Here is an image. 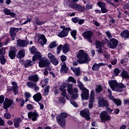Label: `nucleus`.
I'll return each mask as SVG.
<instances>
[{
    "label": "nucleus",
    "mask_w": 129,
    "mask_h": 129,
    "mask_svg": "<svg viewBox=\"0 0 129 129\" xmlns=\"http://www.w3.org/2000/svg\"><path fill=\"white\" fill-rule=\"evenodd\" d=\"M33 99L36 102H39L42 100V94L41 93L38 92L33 96Z\"/></svg>",
    "instance_id": "nucleus-26"
},
{
    "label": "nucleus",
    "mask_w": 129,
    "mask_h": 129,
    "mask_svg": "<svg viewBox=\"0 0 129 129\" xmlns=\"http://www.w3.org/2000/svg\"><path fill=\"white\" fill-rule=\"evenodd\" d=\"M118 45V40L115 38H111L110 39V43L108 46L110 49H115Z\"/></svg>",
    "instance_id": "nucleus-9"
},
{
    "label": "nucleus",
    "mask_w": 129,
    "mask_h": 129,
    "mask_svg": "<svg viewBox=\"0 0 129 129\" xmlns=\"http://www.w3.org/2000/svg\"><path fill=\"white\" fill-rule=\"evenodd\" d=\"M97 5L99 8H100V9H101L102 8H104V7H105L106 6V5H105V3L102 2H97Z\"/></svg>",
    "instance_id": "nucleus-46"
},
{
    "label": "nucleus",
    "mask_w": 129,
    "mask_h": 129,
    "mask_svg": "<svg viewBox=\"0 0 129 129\" xmlns=\"http://www.w3.org/2000/svg\"><path fill=\"white\" fill-rule=\"evenodd\" d=\"M101 122H106V121H109L111 119V116L107 114L106 111L102 112L100 115Z\"/></svg>",
    "instance_id": "nucleus-5"
},
{
    "label": "nucleus",
    "mask_w": 129,
    "mask_h": 129,
    "mask_svg": "<svg viewBox=\"0 0 129 129\" xmlns=\"http://www.w3.org/2000/svg\"><path fill=\"white\" fill-rule=\"evenodd\" d=\"M28 116L30 119H32V121H36L38 120V117L40 116V115L38 114L37 110H35L34 112L31 111L28 113Z\"/></svg>",
    "instance_id": "nucleus-8"
},
{
    "label": "nucleus",
    "mask_w": 129,
    "mask_h": 129,
    "mask_svg": "<svg viewBox=\"0 0 129 129\" xmlns=\"http://www.w3.org/2000/svg\"><path fill=\"white\" fill-rule=\"evenodd\" d=\"M102 86L100 85H98L97 88L95 89L96 93H100L102 91Z\"/></svg>",
    "instance_id": "nucleus-40"
},
{
    "label": "nucleus",
    "mask_w": 129,
    "mask_h": 129,
    "mask_svg": "<svg viewBox=\"0 0 129 129\" xmlns=\"http://www.w3.org/2000/svg\"><path fill=\"white\" fill-rule=\"evenodd\" d=\"M114 102V103H115V104H116V105H117V106H120V105H121V100H120V99H114V101H113Z\"/></svg>",
    "instance_id": "nucleus-38"
},
{
    "label": "nucleus",
    "mask_w": 129,
    "mask_h": 129,
    "mask_svg": "<svg viewBox=\"0 0 129 129\" xmlns=\"http://www.w3.org/2000/svg\"><path fill=\"white\" fill-rule=\"evenodd\" d=\"M57 46V44H56V42L53 41L49 44V49H53V48H55V47Z\"/></svg>",
    "instance_id": "nucleus-49"
},
{
    "label": "nucleus",
    "mask_w": 129,
    "mask_h": 129,
    "mask_svg": "<svg viewBox=\"0 0 129 129\" xmlns=\"http://www.w3.org/2000/svg\"><path fill=\"white\" fill-rule=\"evenodd\" d=\"M17 42L19 47H26V46H28V41L26 40L19 39Z\"/></svg>",
    "instance_id": "nucleus-27"
},
{
    "label": "nucleus",
    "mask_w": 129,
    "mask_h": 129,
    "mask_svg": "<svg viewBox=\"0 0 129 129\" xmlns=\"http://www.w3.org/2000/svg\"><path fill=\"white\" fill-rule=\"evenodd\" d=\"M121 72V71L118 68H115L113 71V75L115 76H118L119 73Z\"/></svg>",
    "instance_id": "nucleus-41"
},
{
    "label": "nucleus",
    "mask_w": 129,
    "mask_h": 129,
    "mask_svg": "<svg viewBox=\"0 0 129 129\" xmlns=\"http://www.w3.org/2000/svg\"><path fill=\"white\" fill-rule=\"evenodd\" d=\"M125 87L126 86L122 84V83H117L115 91H117V92H121L122 91V88H125Z\"/></svg>",
    "instance_id": "nucleus-25"
},
{
    "label": "nucleus",
    "mask_w": 129,
    "mask_h": 129,
    "mask_svg": "<svg viewBox=\"0 0 129 129\" xmlns=\"http://www.w3.org/2000/svg\"><path fill=\"white\" fill-rule=\"evenodd\" d=\"M13 100L6 98L5 101L3 103V108L4 109H8V108L11 107L12 104H13Z\"/></svg>",
    "instance_id": "nucleus-13"
},
{
    "label": "nucleus",
    "mask_w": 129,
    "mask_h": 129,
    "mask_svg": "<svg viewBox=\"0 0 129 129\" xmlns=\"http://www.w3.org/2000/svg\"><path fill=\"white\" fill-rule=\"evenodd\" d=\"M31 66H33V61L30 59H27L26 63L24 64V67L28 68V67H31Z\"/></svg>",
    "instance_id": "nucleus-36"
},
{
    "label": "nucleus",
    "mask_w": 129,
    "mask_h": 129,
    "mask_svg": "<svg viewBox=\"0 0 129 129\" xmlns=\"http://www.w3.org/2000/svg\"><path fill=\"white\" fill-rule=\"evenodd\" d=\"M79 0H68L71 8L73 7V5H75V3L79 2Z\"/></svg>",
    "instance_id": "nucleus-45"
},
{
    "label": "nucleus",
    "mask_w": 129,
    "mask_h": 129,
    "mask_svg": "<svg viewBox=\"0 0 129 129\" xmlns=\"http://www.w3.org/2000/svg\"><path fill=\"white\" fill-rule=\"evenodd\" d=\"M13 88V92H14V95H17L19 93V87L18 86V83L16 82H13L12 83Z\"/></svg>",
    "instance_id": "nucleus-23"
},
{
    "label": "nucleus",
    "mask_w": 129,
    "mask_h": 129,
    "mask_svg": "<svg viewBox=\"0 0 129 129\" xmlns=\"http://www.w3.org/2000/svg\"><path fill=\"white\" fill-rule=\"evenodd\" d=\"M17 53V48L15 47H11L10 48V51L8 53V56L10 59L14 60L16 58Z\"/></svg>",
    "instance_id": "nucleus-10"
},
{
    "label": "nucleus",
    "mask_w": 129,
    "mask_h": 129,
    "mask_svg": "<svg viewBox=\"0 0 129 129\" xmlns=\"http://www.w3.org/2000/svg\"><path fill=\"white\" fill-rule=\"evenodd\" d=\"M108 84L113 91H116L117 86V81L116 80L109 81Z\"/></svg>",
    "instance_id": "nucleus-15"
},
{
    "label": "nucleus",
    "mask_w": 129,
    "mask_h": 129,
    "mask_svg": "<svg viewBox=\"0 0 129 129\" xmlns=\"http://www.w3.org/2000/svg\"><path fill=\"white\" fill-rule=\"evenodd\" d=\"M120 76H121V77L123 79H127L129 80V75L128 73L125 70H123L121 71L120 74Z\"/></svg>",
    "instance_id": "nucleus-28"
},
{
    "label": "nucleus",
    "mask_w": 129,
    "mask_h": 129,
    "mask_svg": "<svg viewBox=\"0 0 129 129\" xmlns=\"http://www.w3.org/2000/svg\"><path fill=\"white\" fill-rule=\"evenodd\" d=\"M49 92H50V86L46 85L45 87V88L44 90V96H48V95H49Z\"/></svg>",
    "instance_id": "nucleus-35"
},
{
    "label": "nucleus",
    "mask_w": 129,
    "mask_h": 129,
    "mask_svg": "<svg viewBox=\"0 0 129 129\" xmlns=\"http://www.w3.org/2000/svg\"><path fill=\"white\" fill-rule=\"evenodd\" d=\"M70 46L69 44L66 43L63 45H62V52L63 53H68L70 51Z\"/></svg>",
    "instance_id": "nucleus-31"
},
{
    "label": "nucleus",
    "mask_w": 129,
    "mask_h": 129,
    "mask_svg": "<svg viewBox=\"0 0 129 129\" xmlns=\"http://www.w3.org/2000/svg\"><path fill=\"white\" fill-rule=\"evenodd\" d=\"M80 115L84 117L88 121L90 120V112L89 109L88 108H85L80 111Z\"/></svg>",
    "instance_id": "nucleus-4"
},
{
    "label": "nucleus",
    "mask_w": 129,
    "mask_h": 129,
    "mask_svg": "<svg viewBox=\"0 0 129 129\" xmlns=\"http://www.w3.org/2000/svg\"><path fill=\"white\" fill-rule=\"evenodd\" d=\"M69 70V68L67 67V66L66 65V63H65V62H63L60 69V73H62L63 74H64V73H67Z\"/></svg>",
    "instance_id": "nucleus-21"
},
{
    "label": "nucleus",
    "mask_w": 129,
    "mask_h": 129,
    "mask_svg": "<svg viewBox=\"0 0 129 129\" xmlns=\"http://www.w3.org/2000/svg\"><path fill=\"white\" fill-rule=\"evenodd\" d=\"M60 60L61 61V62H63L64 61H66V60H67V57H66V55H62L60 56Z\"/></svg>",
    "instance_id": "nucleus-63"
},
{
    "label": "nucleus",
    "mask_w": 129,
    "mask_h": 129,
    "mask_svg": "<svg viewBox=\"0 0 129 129\" xmlns=\"http://www.w3.org/2000/svg\"><path fill=\"white\" fill-rule=\"evenodd\" d=\"M81 90H82V93L81 95L82 100H88L89 98V90L84 87L83 83L80 82L78 85Z\"/></svg>",
    "instance_id": "nucleus-3"
},
{
    "label": "nucleus",
    "mask_w": 129,
    "mask_h": 129,
    "mask_svg": "<svg viewBox=\"0 0 129 129\" xmlns=\"http://www.w3.org/2000/svg\"><path fill=\"white\" fill-rule=\"evenodd\" d=\"M38 41L41 46H44L45 44H47V39H46V36L44 34H42L38 38Z\"/></svg>",
    "instance_id": "nucleus-18"
},
{
    "label": "nucleus",
    "mask_w": 129,
    "mask_h": 129,
    "mask_svg": "<svg viewBox=\"0 0 129 129\" xmlns=\"http://www.w3.org/2000/svg\"><path fill=\"white\" fill-rule=\"evenodd\" d=\"M98 105L99 107H109L108 101L105 97H102L98 101Z\"/></svg>",
    "instance_id": "nucleus-6"
},
{
    "label": "nucleus",
    "mask_w": 129,
    "mask_h": 129,
    "mask_svg": "<svg viewBox=\"0 0 129 129\" xmlns=\"http://www.w3.org/2000/svg\"><path fill=\"white\" fill-rule=\"evenodd\" d=\"M26 108L28 110H32V109H33V108H34V106H33V105H32L31 104H28L26 105Z\"/></svg>",
    "instance_id": "nucleus-60"
},
{
    "label": "nucleus",
    "mask_w": 129,
    "mask_h": 129,
    "mask_svg": "<svg viewBox=\"0 0 129 129\" xmlns=\"http://www.w3.org/2000/svg\"><path fill=\"white\" fill-rule=\"evenodd\" d=\"M28 80L37 83L40 80V78H39V76L37 74L32 75L28 77Z\"/></svg>",
    "instance_id": "nucleus-17"
},
{
    "label": "nucleus",
    "mask_w": 129,
    "mask_h": 129,
    "mask_svg": "<svg viewBox=\"0 0 129 129\" xmlns=\"http://www.w3.org/2000/svg\"><path fill=\"white\" fill-rule=\"evenodd\" d=\"M79 18L78 17H75L72 18V21L74 24H77L78 23Z\"/></svg>",
    "instance_id": "nucleus-58"
},
{
    "label": "nucleus",
    "mask_w": 129,
    "mask_h": 129,
    "mask_svg": "<svg viewBox=\"0 0 129 129\" xmlns=\"http://www.w3.org/2000/svg\"><path fill=\"white\" fill-rule=\"evenodd\" d=\"M0 62L2 65H5L7 62V59L5 57V55L0 56Z\"/></svg>",
    "instance_id": "nucleus-39"
},
{
    "label": "nucleus",
    "mask_w": 129,
    "mask_h": 129,
    "mask_svg": "<svg viewBox=\"0 0 129 129\" xmlns=\"http://www.w3.org/2000/svg\"><path fill=\"white\" fill-rule=\"evenodd\" d=\"M72 9H74L75 10H77L79 12H81V13H84L86 8L84 6H81L78 5V4H75V5H73V7H71Z\"/></svg>",
    "instance_id": "nucleus-14"
},
{
    "label": "nucleus",
    "mask_w": 129,
    "mask_h": 129,
    "mask_svg": "<svg viewBox=\"0 0 129 129\" xmlns=\"http://www.w3.org/2000/svg\"><path fill=\"white\" fill-rule=\"evenodd\" d=\"M71 96V98L73 100H76L78 97V94H74L73 92L72 94H70Z\"/></svg>",
    "instance_id": "nucleus-53"
},
{
    "label": "nucleus",
    "mask_w": 129,
    "mask_h": 129,
    "mask_svg": "<svg viewBox=\"0 0 129 129\" xmlns=\"http://www.w3.org/2000/svg\"><path fill=\"white\" fill-rule=\"evenodd\" d=\"M0 126H5V120L0 117Z\"/></svg>",
    "instance_id": "nucleus-64"
},
{
    "label": "nucleus",
    "mask_w": 129,
    "mask_h": 129,
    "mask_svg": "<svg viewBox=\"0 0 129 129\" xmlns=\"http://www.w3.org/2000/svg\"><path fill=\"white\" fill-rule=\"evenodd\" d=\"M13 121H15V122H17L18 123H21L22 122V118L18 117L16 119L14 118Z\"/></svg>",
    "instance_id": "nucleus-59"
},
{
    "label": "nucleus",
    "mask_w": 129,
    "mask_h": 129,
    "mask_svg": "<svg viewBox=\"0 0 129 129\" xmlns=\"http://www.w3.org/2000/svg\"><path fill=\"white\" fill-rule=\"evenodd\" d=\"M105 34L106 36L108 37V39H110V38H112V35L110 33L109 31H107L105 32Z\"/></svg>",
    "instance_id": "nucleus-61"
},
{
    "label": "nucleus",
    "mask_w": 129,
    "mask_h": 129,
    "mask_svg": "<svg viewBox=\"0 0 129 129\" xmlns=\"http://www.w3.org/2000/svg\"><path fill=\"white\" fill-rule=\"evenodd\" d=\"M25 56H26V51L25 49H21L19 50L16 57L18 59H22V58H24Z\"/></svg>",
    "instance_id": "nucleus-22"
},
{
    "label": "nucleus",
    "mask_w": 129,
    "mask_h": 129,
    "mask_svg": "<svg viewBox=\"0 0 129 129\" xmlns=\"http://www.w3.org/2000/svg\"><path fill=\"white\" fill-rule=\"evenodd\" d=\"M51 62L52 63V64H53V65H54V66H57V65L59 64V61L56 58V57L55 59L52 60Z\"/></svg>",
    "instance_id": "nucleus-55"
},
{
    "label": "nucleus",
    "mask_w": 129,
    "mask_h": 129,
    "mask_svg": "<svg viewBox=\"0 0 129 129\" xmlns=\"http://www.w3.org/2000/svg\"><path fill=\"white\" fill-rule=\"evenodd\" d=\"M36 83H33V82H27V85L30 88H33L34 86H35Z\"/></svg>",
    "instance_id": "nucleus-51"
},
{
    "label": "nucleus",
    "mask_w": 129,
    "mask_h": 129,
    "mask_svg": "<svg viewBox=\"0 0 129 129\" xmlns=\"http://www.w3.org/2000/svg\"><path fill=\"white\" fill-rule=\"evenodd\" d=\"M96 48L98 49V48H102V42L99 41H96Z\"/></svg>",
    "instance_id": "nucleus-44"
},
{
    "label": "nucleus",
    "mask_w": 129,
    "mask_h": 129,
    "mask_svg": "<svg viewBox=\"0 0 129 129\" xmlns=\"http://www.w3.org/2000/svg\"><path fill=\"white\" fill-rule=\"evenodd\" d=\"M77 58H79L78 60V63L80 64H88L89 61H90V58H89V56L88 54L85 52L83 49L80 50L77 55Z\"/></svg>",
    "instance_id": "nucleus-1"
},
{
    "label": "nucleus",
    "mask_w": 129,
    "mask_h": 129,
    "mask_svg": "<svg viewBox=\"0 0 129 129\" xmlns=\"http://www.w3.org/2000/svg\"><path fill=\"white\" fill-rule=\"evenodd\" d=\"M68 116L67 113L62 112L56 117L57 123L62 128H65V126H66V119L65 118H67Z\"/></svg>",
    "instance_id": "nucleus-2"
},
{
    "label": "nucleus",
    "mask_w": 129,
    "mask_h": 129,
    "mask_svg": "<svg viewBox=\"0 0 129 129\" xmlns=\"http://www.w3.org/2000/svg\"><path fill=\"white\" fill-rule=\"evenodd\" d=\"M94 33L91 31H87L83 33V36L85 38L89 43H92L93 41L92 40V37L93 36Z\"/></svg>",
    "instance_id": "nucleus-7"
},
{
    "label": "nucleus",
    "mask_w": 129,
    "mask_h": 129,
    "mask_svg": "<svg viewBox=\"0 0 129 129\" xmlns=\"http://www.w3.org/2000/svg\"><path fill=\"white\" fill-rule=\"evenodd\" d=\"M70 30H61L59 33H58L57 36L59 38H65L68 36L69 34Z\"/></svg>",
    "instance_id": "nucleus-24"
},
{
    "label": "nucleus",
    "mask_w": 129,
    "mask_h": 129,
    "mask_svg": "<svg viewBox=\"0 0 129 129\" xmlns=\"http://www.w3.org/2000/svg\"><path fill=\"white\" fill-rule=\"evenodd\" d=\"M68 82H73V83H74L75 84H76V80L75 79H74V77H69L68 79Z\"/></svg>",
    "instance_id": "nucleus-48"
},
{
    "label": "nucleus",
    "mask_w": 129,
    "mask_h": 129,
    "mask_svg": "<svg viewBox=\"0 0 129 129\" xmlns=\"http://www.w3.org/2000/svg\"><path fill=\"white\" fill-rule=\"evenodd\" d=\"M35 22L37 26H42L45 24V22L40 21V19L37 17H35Z\"/></svg>",
    "instance_id": "nucleus-33"
},
{
    "label": "nucleus",
    "mask_w": 129,
    "mask_h": 129,
    "mask_svg": "<svg viewBox=\"0 0 129 129\" xmlns=\"http://www.w3.org/2000/svg\"><path fill=\"white\" fill-rule=\"evenodd\" d=\"M106 65H107L106 63H103V62H100L99 63H95L92 67V70H93V71H97V70H99V68H100L101 66H106Z\"/></svg>",
    "instance_id": "nucleus-16"
},
{
    "label": "nucleus",
    "mask_w": 129,
    "mask_h": 129,
    "mask_svg": "<svg viewBox=\"0 0 129 129\" xmlns=\"http://www.w3.org/2000/svg\"><path fill=\"white\" fill-rule=\"evenodd\" d=\"M4 117L6 118V119H10L11 117H12V115L9 112H6L4 114Z\"/></svg>",
    "instance_id": "nucleus-50"
},
{
    "label": "nucleus",
    "mask_w": 129,
    "mask_h": 129,
    "mask_svg": "<svg viewBox=\"0 0 129 129\" xmlns=\"http://www.w3.org/2000/svg\"><path fill=\"white\" fill-rule=\"evenodd\" d=\"M29 50L31 54H34L37 53V52H38V51H37V48H36L35 46H32L31 48H30Z\"/></svg>",
    "instance_id": "nucleus-43"
},
{
    "label": "nucleus",
    "mask_w": 129,
    "mask_h": 129,
    "mask_svg": "<svg viewBox=\"0 0 129 129\" xmlns=\"http://www.w3.org/2000/svg\"><path fill=\"white\" fill-rule=\"evenodd\" d=\"M60 29H62L61 31H71L70 27H66L64 26H60Z\"/></svg>",
    "instance_id": "nucleus-56"
},
{
    "label": "nucleus",
    "mask_w": 129,
    "mask_h": 129,
    "mask_svg": "<svg viewBox=\"0 0 129 129\" xmlns=\"http://www.w3.org/2000/svg\"><path fill=\"white\" fill-rule=\"evenodd\" d=\"M71 35L74 38V40H76V36L77 35V31L76 30H74L71 31Z\"/></svg>",
    "instance_id": "nucleus-42"
},
{
    "label": "nucleus",
    "mask_w": 129,
    "mask_h": 129,
    "mask_svg": "<svg viewBox=\"0 0 129 129\" xmlns=\"http://www.w3.org/2000/svg\"><path fill=\"white\" fill-rule=\"evenodd\" d=\"M71 70L75 73V75L77 76H80V68H73V67H71Z\"/></svg>",
    "instance_id": "nucleus-30"
},
{
    "label": "nucleus",
    "mask_w": 129,
    "mask_h": 129,
    "mask_svg": "<svg viewBox=\"0 0 129 129\" xmlns=\"http://www.w3.org/2000/svg\"><path fill=\"white\" fill-rule=\"evenodd\" d=\"M3 12L6 16H11L12 18H15L16 17V13L12 12V11H11V10L8 8L4 9L3 10Z\"/></svg>",
    "instance_id": "nucleus-20"
},
{
    "label": "nucleus",
    "mask_w": 129,
    "mask_h": 129,
    "mask_svg": "<svg viewBox=\"0 0 129 129\" xmlns=\"http://www.w3.org/2000/svg\"><path fill=\"white\" fill-rule=\"evenodd\" d=\"M67 87L68 92L69 94H72L73 93V85L71 84H68Z\"/></svg>",
    "instance_id": "nucleus-34"
},
{
    "label": "nucleus",
    "mask_w": 129,
    "mask_h": 129,
    "mask_svg": "<svg viewBox=\"0 0 129 129\" xmlns=\"http://www.w3.org/2000/svg\"><path fill=\"white\" fill-rule=\"evenodd\" d=\"M43 57H42V55H41V52L40 51H36V53H34V55L32 56V61L35 62V61H40Z\"/></svg>",
    "instance_id": "nucleus-19"
},
{
    "label": "nucleus",
    "mask_w": 129,
    "mask_h": 129,
    "mask_svg": "<svg viewBox=\"0 0 129 129\" xmlns=\"http://www.w3.org/2000/svg\"><path fill=\"white\" fill-rule=\"evenodd\" d=\"M16 101L17 102H21L19 103V105H20L21 107H23L25 105V100L23 98H21L20 99L16 98Z\"/></svg>",
    "instance_id": "nucleus-37"
},
{
    "label": "nucleus",
    "mask_w": 129,
    "mask_h": 129,
    "mask_svg": "<svg viewBox=\"0 0 129 129\" xmlns=\"http://www.w3.org/2000/svg\"><path fill=\"white\" fill-rule=\"evenodd\" d=\"M57 51H56V53L60 54V52H61V50H63V45L62 44L59 45L57 47Z\"/></svg>",
    "instance_id": "nucleus-54"
},
{
    "label": "nucleus",
    "mask_w": 129,
    "mask_h": 129,
    "mask_svg": "<svg viewBox=\"0 0 129 129\" xmlns=\"http://www.w3.org/2000/svg\"><path fill=\"white\" fill-rule=\"evenodd\" d=\"M50 65V62L44 58L41 59L39 61V67L40 68H45V67H48Z\"/></svg>",
    "instance_id": "nucleus-12"
},
{
    "label": "nucleus",
    "mask_w": 129,
    "mask_h": 129,
    "mask_svg": "<svg viewBox=\"0 0 129 129\" xmlns=\"http://www.w3.org/2000/svg\"><path fill=\"white\" fill-rule=\"evenodd\" d=\"M0 55H1V56L6 55V49H5L4 47L0 48Z\"/></svg>",
    "instance_id": "nucleus-57"
},
{
    "label": "nucleus",
    "mask_w": 129,
    "mask_h": 129,
    "mask_svg": "<svg viewBox=\"0 0 129 129\" xmlns=\"http://www.w3.org/2000/svg\"><path fill=\"white\" fill-rule=\"evenodd\" d=\"M48 57L50 60V62H52V60L55 59L56 57L51 53H48L47 54Z\"/></svg>",
    "instance_id": "nucleus-47"
},
{
    "label": "nucleus",
    "mask_w": 129,
    "mask_h": 129,
    "mask_svg": "<svg viewBox=\"0 0 129 129\" xmlns=\"http://www.w3.org/2000/svg\"><path fill=\"white\" fill-rule=\"evenodd\" d=\"M108 12V10L106 9V6H104L101 8V13L102 14H105Z\"/></svg>",
    "instance_id": "nucleus-52"
},
{
    "label": "nucleus",
    "mask_w": 129,
    "mask_h": 129,
    "mask_svg": "<svg viewBox=\"0 0 129 129\" xmlns=\"http://www.w3.org/2000/svg\"><path fill=\"white\" fill-rule=\"evenodd\" d=\"M70 102L75 107H78V104L74 100H70Z\"/></svg>",
    "instance_id": "nucleus-62"
},
{
    "label": "nucleus",
    "mask_w": 129,
    "mask_h": 129,
    "mask_svg": "<svg viewBox=\"0 0 129 129\" xmlns=\"http://www.w3.org/2000/svg\"><path fill=\"white\" fill-rule=\"evenodd\" d=\"M120 36L122 38H124V39H128L129 31L127 30H124L120 33Z\"/></svg>",
    "instance_id": "nucleus-29"
},
{
    "label": "nucleus",
    "mask_w": 129,
    "mask_h": 129,
    "mask_svg": "<svg viewBox=\"0 0 129 129\" xmlns=\"http://www.w3.org/2000/svg\"><path fill=\"white\" fill-rule=\"evenodd\" d=\"M18 32H19V29L18 28H10V33L13 41H14V40L16 39V36H17V33H18Z\"/></svg>",
    "instance_id": "nucleus-11"
},
{
    "label": "nucleus",
    "mask_w": 129,
    "mask_h": 129,
    "mask_svg": "<svg viewBox=\"0 0 129 129\" xmlns=\"http://www.w3.org/2000/svg\"><path fill=\"white\" fill-rule=\"evenodd\" d=\"M95 97V94H94V90H92L91 91V94L90 95L89 102L90 103H93V102H94Z\"/></svg>",
    "instance_id": "nucleus-32"
}]
</instances>
